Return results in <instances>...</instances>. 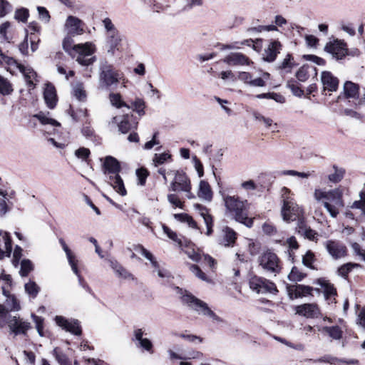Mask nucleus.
I'll list each match as a JSON object with an SVG mask.
<instances>
[{
  "label": "nucleus",
  "mask_w": 365,
  "mask_h": 365,
  "mask_svg": "<svg viewBox=\"0 0 365 365\" xmlns=\"http://www.w3.org/2000/svg\"><path fill=\"white\" fill-rule=\"evenodd\" d=\"M281 175H291V176H297L302 178H308L312 175V173L309 172H298L293 170H283L281 172Z\"/></svg>",
  "instance_id": "54"
},
{
  "label": "nucleus",
  "mask_w": 365,
  "mask_h": 365,
  "mask_svg": "<svg viewBox=\"0 0 365 365\" xmlns=\"http://www.w3.org/2000/svg\"><path fill=\"white\" fill-rule=\"evenodd\" d=\"M318 284L323 288V292L327 299L336 294V290L334 286L324 279H319Z\"/></svg>",
  "instance_id": "30"
},
{
  "label": "nucleus",
  "mask_w": 365,
  "mask_h": 365,
  "mask_svg": "<svg viewBox=\"0 0 365 365\" xmlns=\"http://www.w3.org/2000/svg\"><path fill=\"white\" fill-rule=\"evenodd\" d=\"M259 263L262 268L269 272L274 274L279 273L282 269L281 262L277 255L267 250L259 257Z\"/></svg>",
  "instance_id": "7"
},
{
  "label": "nucleus",
  "mask_w": 365,
  "mask_h": 365,
  "mask_svg": "<svg viewBox=\"0 0 365 365\" xmlns=\"http://www.w3.org/2000/svg\"><path fill=\"white\" fill-rule=\"evenodd\" d=\"M54 320L58 327L72 334L80 336L82 333L81 327L78 319H66L63 316H56Z\"/></svg>",
  "instance_id": "10"
},
{
  "label": "nucleus",
  "mask_w": 365,
  "mask_h": 365,
  "mask_svg": "<svg viewBox=\"0 0 365 365\" xmlns=\"http://www.w3.org/2000/svg\"><path fill=\"white\" fill-rule=\"evenodd\" d=\"M130 108L140 116L145 114V102L141 98H138L132 102Z\"/></svg>",
  "instance_id": "43"
},
{
  "label": "nucleus",
  "mask_w": 365,
  "mask_h": 365,
  "mask_svg": "<svg viewBox=\"0 0 365 365\" xmlns=\"http://www.w3.org/2000/svg\"><path fill=\"white\" fill-rule=\"evenodd\" d=\"M109 98L111 104L118 108H120L121 107H126L128 108H130V106H128L123 101H122L121 96L119 93H112L110 94Z\"/></svg>",
  "instance_id": "40"
},
{
  "label": "nucleus",
  "mask_w": 365,
  "mask_h": 365,
  "mask_svg": "<svg viewBox=\"0 0 365 365\" xmlns=\"http://www.w3.org/2000/svg\"><path fill=\"white\" fill-rule=\"evenodd\" d=\"M108 261L110 267L114 271L117 277L124 279H134L133 274L124 268L117 260L110 259Z\"/></svg>",
  "instance_id": "23"
},
{
  "label": "nucleus",
  "mask_w": 365,
  "mask_h": 365,
  "mask_svg": "<svg viewBox=\"0 0 365 365\" xmlns=\"http://www.w3.org/2000/svg\"><path fill=\"white\" fill-rule=\"evenodd\" d=\"M183 304H186L190 309L196 312L198 314L207 317L216 323H222V319L217 316L208 307L207 304L201 299L195 297L190 293H185L182 296Z\"/></svg>",
  "instance_id": "4"
},
{
  "label": "nucleus",
  "mask_w": 365,
  "mask_h": 365,
  "mask_svg": "<svg viewBox=\"0 0 365 365\" xmlns=\"http://www.w3.org/2000/svg\"><path fill=\"white\" fill-rule=\"evenodd\" d=\"M8 327L10 331L15 335L25 334L26 331L31 328L30 323L20 319L16 316H9L7 321Z\"/></svg>",
  "instance_id": "13"
},
{
  "label": "nucleus",
  "mask_w": 365,
  "mask_h": 365,
  "mask_svg": "<svg viewBox=\"0 0 365 365\" xmlns=\"http://www.w3.org/2000/svg\"><path fill=\"white\" fill-rule=\"evenodd\" d=\"M24 288L26 292L32 298H35L40 291L39 287L33 281H29L28 283L25 284Z\"/></svg>",
  "instance_id": "41"
},
{
  "label": "nucleus",
  "mask_w": 365,
  "mask_h": 365,
  "mask_svg": "<svg viewBox=\"0 0 365 365\" xmlns=\"http://www.w3.org/2000/svg\"><path fill=\"white\" fill-rule=\"evenodd\" d=\"M31 317L34 319V322L36 324V329L41 336H43V319L41 317L36 316L35 314H31Z\"/></svg>",
  "instance_id": "57"
},
{
  "label": "nucleus",
  "mask_w": 365,
  "mask_h": 365,
  "mask_svg": "<svg viewBox=\"0 0 365 365\" xmlns=\"http://www.w3.org/2000/svg\"><path fill=\"white\" fill-rule=\"evenodd\" d=\"M296 313L307 318H315L319 314V309L315 304H304L296 307Z\"/></svg>",
  "instance_id": "21"
},
{
  "label": "nucleus",
  "mask_w": 365,
  "mask_h": 365,
  "mask_svg": "<svg viewBox=\"0 0 365 365\" xmlns=\"http://www.w3.org/2000/svg\"><path fill=\"white\" fill-rule=\"evenodd\" d=\"M324 245L329 255L334 259L344 257L347 255L346 245L338 240H327Z\"/></svg>",
  "instance_id": "11"
},
{
  "label": "nucleus",
  "mask_w": 365,
  "mask_h": 365,
  "mask_svg": "<svg viewBox=\"0 0 365 365\" xmlns=\"http://www.w3.org/2000/svg\"><path fill=\"white\" fill-rule=\"evenodd\" d=\"M269 77V74L267 72L256 75L255 73L242 71L238 73L237 79L248 86L257 88L265 86Z\"/></svg>",
  "instance_id": "8"
},
{
  "label": "nucleus",
  "mask_w": 365,
  "mask_h": 365,
  "mask_svg": "<svg viewBox=\"0 0 365 365\" xmlns=\"http://www.w3.org/2000/svg\"><path fill=\"white\" fill-rule=\"evenodd\" d=\"M296 230L299 234L310 240H315L318 235L314 230L307 226L304 220H301L297 223Z\"/></svg>",
  "instance_id": "27"
},
{
  "label": "nucleus",
  "mask_w": 365,
  "mask_h": 365,
  "mask_svg": "<svg viewBox=\"0 0 365 365\" xmlns=\"http://www.w3.org/2000/svg\"><path fill=\"white\" fill-rule=\"evenodd\" d=\"M13 89L11 83L1 76H0V93L2 95H9L12 92Z\"/></svg>",
  "instance_id": "46"
},
{
  "label": "nucleus",
  "mask_w": 365,
  "mask_h": 365,
  "mask_svg": "<svg viewBox=\"0 0 365 365\" xmlns=\"http://www.w3.org/2000/svg\"><path fill=\"white\" fill-rule=\"evenodd\" d=\"M293 58L292 57L291 54H287L286 57L284 58V60L280 63L279 65V68L280 69H291L294 63L292 62Z\"/></svg>",
  "instance_id": "64"
},
{
  "label": "nucleus",
  "mask_w": 365,
  "mask_h": 365,
  "mask_svg": "<svg viewBox=\"0 0 365 365\" xmlns=\"http://www.w3.org/2000/svg\"><path fill=\"white\" fill-rule=\"evenodd\" d=\"M321 82L323 91L334 92L338 89L339 81L329 71H323L321 73Z\"/></svg>",
  "instance_id": "15"
},
{
  "label": "nucleus",
  "mask_w": 365,
  "mask_h": 365,
  "mask_svg": "<svg viewBox=\"0 0 365 365\" xmlns=\"http://www.w3.org/2000/svg\"><path fill=\"white\" fill-rule=\"evenodd\" d=\"M313 288L309 286L303 284H297L289 289V294L292 293L294 294L295 298L302 297L308 294H312Z\"/></svg>",
  "instance_id": "28"
},
{
  "label": "nucleus",
  "mask_w": 365,
  "mask_h": 365,
  "mask_svg": "<svg viewBox=\"0 0 365 365\" xmlns=\"http://www.w3.org/2000/svg\"><path fill=\"white\" fill-rule=\"evenodd\" d=\"M66 255L73 272L79 277V279L81 280V277L78 274V269L77 267V260H76L74 255L71 252V251L66 253Z\"/></svg>",
  "instance_id": "53"
},
{
  "label": "nucleus",
  "mask_w": 365,
  "mask_h": 365,
  "mask_svg": "<svg viewBox=\"0 0 365 365\" xmlns=\"http://www.w3.org/2000/svg\"><path fill=\"white\" fill-rule=\"evenodd\" d=\"M121 41L122 37L118 31L106 34V46L108 53L113 56L115 51L118 50Z\"/></svg>",
  "instance_id": "20"
},
{
  "label": "nucleus",
  "mask_w": 365,
  "mask_h": 365,
  "mask_svg": "<svg viewBox=\"0 0 365 365\" xmlns=\"http://www.w3.org/2000/svg\"><path fill=\"white\" fill-rule=\"evenodd\" d=\"M102 23L106 31V34L118 31L110 18H105Z\"/></svg>",
  "instance_id": "61"
},
{
  "label": "nucleus",
  "mask_w": 365,
  "mask_h": 365,
  "mask_svg": "<svg viewBox=\"0 0 365 365\" xmlns=\"http://www.w3.org/2000/svg\"><path fill=\"white\" fill-rule=\"evenodd\" d=\"M304 277L305 274L300 272L299 269L296 267H292L290 273L288 275L289 279L292 282H300Z\"/></svg>",
  "instance_id": "49"
},
{
  "label": "nucleus",
  "mask_w": 365,
  "mask_h": 365,
  "mask_svg": "<svg viewBox=\"0 0 365 365\" xmlns=\"http://www.w3.org/2000/svg\"><path fill=\"white\" fill-rule=\"evenodd\" d=\"M71 95L78 101H86L87 93L82 82H76L71 85Z\"/></svg>",
  "instance_id": "24"
},
{
  "label": "nucleus",
  "mask_w": 365,
  "mask_h": 365,
  "mask_svg": "<svg viewBox=\"0 0 365 365\" xmlns=\"http://www.w3.org/2000/svg\"><path fill=\"white\" fill-rule=\"evenodd\" d=\"M260 289L263 290L261 291L262 294L267 292L275 294L277 292L276 285L273 282L263 278H262V283H260Z\"/></svg>",
  "instance_id": "39"
},
{
  "label": "nucleus",
  "mask_w": 365,
  "mask_h": 365,
  "mask_svg": "<svg viewBox=\"0 0 365 365\" xmlns=\"http://www.w3.org/2000/svg\"><path fill=\"white\" fill-rule=\"evenodd\" d=\"M195 207L199 210L200 216L203 218L204 222L207 227V235L212 233L213 220L212 217L208 213L207 209L200 205L197 204Z\"/></svg>",
  "instance_id": "25"
},
{
  "label": "nucleus",
  "mask_w": 365,
  "mask_h": 365,
  "mask_svg": "<svg viewBox=\"0 0 365 365\" xmlns=\"http://www.w3.org/2000/svg\"><path fill=\"white\" fill-rule=\"evenodd\" d=\"M325 51L337 60L342 59L348 54L346 43L338 39L328 43L325 46Z\"/></svg>",
  "instance_id": "14"
},
{
  "label": "nucleus",
  "mask_w": 365,
  "mask_h": 365,
  "mask_svg": "<svg viewBox=\"0 0 365 365\" xmlns=\"http://www.w3.org/2000/svg\"><path fill=\"white\" fill-rule=\"evenodd\" d=\"M33 264L29 259H24L21 263L19 273L22 277H26L31 270H33Z\"/></svg>",
  "instance_id": "48"
},
{
  "label": "nucleus",
  "mask_w": 365,
  "mask_h": 365,
  "mask_svg": "<svg viewBox=\"0 0 365 365\" xmlns=\"http://www.w3.org/2000/svg\"><path fill=\"white\" fill-rule=\"evenodd\" d=\"M359 266V264H358L351 262L344 264L338 269V274L339 275L345 277L353 267H356Z\"/></svg>",
  "instance_id": "52"
},
{
  "label": "nucleus",
  "mask_w": 365,
  "mask_h": 365,
  "mask_svg": "<svg viewBox=\"0 0 365 365\" xmlns=\"http://www.w3.org/2000/svg\"><path fill=\"white\" fill-rule=\"evenodd\" d=\"M11 253V240L9 234L0 230V259Z\"/></svg>",
  "instance_id": "19"
},
{
  "label": "nucleus",
  "mask_w": 365,
  "mask_h": 365,
  "mask_svg": "<svg viewBox=\"0 0 365 365\" xmlns=\"http://www.w3.org/2000/svg\"><path fill=\"white\" fill-rule=\"evenodd\" d=\"M72 50L74 53L72 57L81 66H88L96 61V57L93 56L96 48L92 42L73 45Z\"/></svg>",
  "instance_id": "5"
},
{
  "label": "nucleus",
  "mask_w": 365,
  "mask_h": 365,
  "mask_svg": "<svg viewBox=\"0 0 365 365\" xmlns=\"http://www.w3.org/2000/svg\"><path fill=\"white\" fill-rule=\"evenodd\" d=\"M359 88L356 84L346 81L344 85V93L347 98H355L358 95Z\"/></svg>",
  "instance_id": "36"
},
{
  "label": "nucleus",
  "mask_w": 365,
  "mask_h": 365,
  "mask_svg": "<svg viewBox=\"0 0 365 365\" xmlns=\"http://www.w3.org/2000/svg\"><path fill=\"white\" fill-rule=\"evenodd\" d=\"M281 49L282 44L279 41L276 40L271 41L264 51L263 60L267 62H273Z\"/></svg>",
  "instance_id": "17"
},
{
  "label": "nucleus",
  "mask_w": 365,
  "mask_h": 365,
  "mask_svg": "<svg viewBox=\"0 0 365 365\" xmlns=\"http://www.w3.org/2000/svg\"><path fill=\"white\" fill-rule=\"evenodd\" d=\"M192 189L189 178L182 171H176L173 181L170 184V190L173 192L189 191Z\"/></svg>",
  "instance_id": "12"
},
{
  "label": "nucleus",
  "mask_w": 365,
  "mask_h": 365,
  "mask_svg": "<svg viewBox=\"0 0 365 365\" xmlns=\"http://www.w3.org/2000/svg\"><path fill=\"white\" fill-rule=\"evenodd\" d=\"M52 355L59 365H71L68 356L59 347H55L53 349Z\"/></svg>",
  "instance_id": "29"
},
{
  "label": "nucleus",
  "mask_w": 365,
  "mask_h": 365,
  "mask_svg": "<svg viewBox=\"0 0 365 365\" xmlns=\"http://www.w3.org/2000/svg\"><path fill=\"white\" fill-rule=\"evenodd\" d=\"M185 255L193 262H199L202 261V255L199 251L195 250L193 245H186L184 247H180Z\"/></svg>",
  "instance_id": "31"
},
{
  "label": "nucleus",
  "mask_w": 365,
  "mask_h": 365,
  "mask_svg": "<svg viewBox=\"0 0 365 365\" xmlns=\"http://www.w3.org/2000/svg\"><path fill=\"white\" fill-rule=\"evenodd\" d=\"M29 16V12L27 9L21 8L16 10L14 19L19 21L26 22Z\"/></svg>",
  "instance_id": "47"
},
{
  "label": "nucleus",
  "mask_w": 365,
  "mask_h": 365,
  "mask_svg": "<svg viewBox=\"0 0 365 365\" xmlns=\"http://www.w3.org/2000/svg\"><path fill=\"white\" fill-rule=\"evenodd\" d=\"M6 305L8 306V309H6L8 312L12 310L18 311L20 309V305L14 296H10L7 298Z\"/></svg>",
  "instance_id": "60"
},
{
  "label": "nucleus",
  "mask_w": 365,
  "mask_h": 365,
  "mask_svg": "<svg viewBox=\"0 0 365 365\" xmlns=\"http://www.w3.org/2000/svg\"><path fill=\"white\" fill-rule=\"evenodd\" d=\"M104 173L108 175L107 182L122 196L127 193L123 181L119 175V162L111 156H107L103 163Z\"/></svg>",
  "instance_id": "3"
},
{
  "label": "nucleus",
  "mask_w": 365,
  "mask_h": 365,
  "mask_svg": "<svg viewBox=\"0 0 365 365\" xmlns=\"http://www.w3.org/2000/svg\"><path fill=\"white\" fill-rule=\"evenodd\" d=\"M314 260V255L311 251H308L303 256L302 263L304 266H306L309 268H311V269H314V267L312 266Z\"/></svg>",
  "instance_id": "59"
},
{
  "label": "nucleus",
  "mask_w": 365,
  "mask_h": 365,
  "mask_svg": "<svg viewBox=\"0 0 365 365\" xmlns=\"http://www.w3.org/2000/svg\"><path fill=\"white\" fill-rule=\"evenodd\" d=\"M75 155L83 161H87V159L90 156L91 152L88 148L82 147L77 149L75 153Z\"/></svg>",
  "instance_id": "55"
},
{
  "label": "nucleus",
  "mask_w": 365,
  "mask_h": 365,
  "mask_svg": "<svg viewBox=\"0 0 365 365\" xmlns=\"http://www.w3.org/2000/svg\"><path fill=\"white\" fill-rule=\"evenodd\" d=\"M121 79L120 73L115 71L106 61L100 62L99 81L101 85L109 87L117 84Z\"/></svg>",
  "instance_id": "6"
},
{
  "label": "nucleus",
  "mask_w": 365,
  "mask_h": 365,
  "mask_svg": "<svg viewBox=\"0 0 365 365\" xmlns=\"http://www.w3.org/2000/svg\"><path fill=\"white\" fill-rule=\"evenodd\" d=\"M319 331L325 332L334 340L340 339L343 333L342 330L339 326L323 327L322 328L319 329Z\"/></svg>",
  "instance_id": "32"
},
{
  "label": "nucleus",
  "mask_w": 365,
  "mask_h": 365,
  "mask_svg": "<svg viewBox=\"0 0 365 365\" xmlns=\"http://www.w3.org/2000/svg\"><path fill=\"white\" fill-rule=\"evenodd\" d=\"M43 98L48 108L50 109L54 108L58 100L56 88L51 83L45 84Z\"/></svg>",
  "instance_id": "22"
},
{
  "label": "nucleus",
  "mask_w": 365,
  "mask_h": 365,
  "mask_svg": "<svg viewBox=\"0 0 365 365\" xmlns=\"http://www.w3.org/2000/svg\"><path fill=\"white\" fill-rule=\"evenodd\" d=\"M223 61L230 66L250 65L252 63L248 57L242 53H231L225 57Z\"/></svg>",
  "instance_id": "18"
},
{
  "label": "nucleus",
  "mask_w": 365,
  "mask_h": 365,
  "mask_svg": "<svg viewBox=\"0 0 365 365\" xmlns=\"http://www.w3.org/2000/svg\"><path fill=\"white\" fill-rule=\"evenodd\" d=\"M83 24L78 18L69 16L66 21L65 27L68 34L75 36L81 35L83 33Z\"/></svg>",
  "instance_id": "16"
},
{
  "label": "nucleus",
  "mask_w": 365,
  "mask_h": 365,
  "mask_svg": "<svg viewBox=\"0 0 365 365\" xmlns=\"http://www.w3.org/2000/svg\"><path fill=\"white\" fill-rule=\"evenodd\" d=\"M190 270L197 277L202 279V281H208V279L205 274L200 269V267L195 264H191L190 266Z\"/></svg>",
  "instance_id": "62"
},
{
  "label": "nucleus",
  "mask_w": 365,
  "mask_h": 365,
  "mask_svg": "<svg viewBox=\"0 0 365 365\" xmlns=\"http://www.w3.org/2000/svg\"><path fill=\"white\" fill-rule=\"evenodd\" d=\"M260 283L262 278L255 276L250 279V287L257 293H261L263 290L260 289Z\"/></svg>",
  "instance_id": "56"
},
{
  "label": "nucleus",
  "mask_w": 365,
  "mask_h": 365,
  "mask_svg": "<svg viewBox=\"0 0 365 365\" xmlns=\"http://www.w3.org/2000/svg\"><path fill=\"white\" fill-rule=\"evenodd\" d=\"M282 218L286 222L304 220L302 209L294 202L284 200L282 208Z\"/></svg>",
  "instance_id": "9"
},
{
  "label": "nucleus",
  "mask_w": 365,
  "mask_h": 365,
  "mask_svg": "<svg viewBox=\"0 0 365 365\" xmlns=\"http://www.w3.org/2000/svg\"><path fill=\"white\" fill-rule=\"evenodd\" d=\"M198 197L205 201L210 202L212 199V191L209 183L205 180H201L199 183L197 192Z\"/></svg>",
  "instance_id": "26"
},
{
  "label": "nucleus",
  "mask_w": 365,
  "mask_h": 365,
  "mask_svg": "<svg viewBox=\"0 0 365 365\" xmlns=\"http://www.w3.org/2000/svg\"><path fill=\"white\" fill-rule=\"evenodd\" d=\"M163 232L172 240L177 242L179 247H182V242L178 238L177 234L165 225H162Z\"/></svg>",
  "instance_id": "58"
},
{
  "label": "nucleus",
  "mask_w": 365,
  "mask_h": 365,
  "mask_svg": "<svg viewBox=\"0 0 365 365\" xmlns=\"http://www.w3.org/2000/svg\"><path fill=\"white\" fill-rule=\"evenodd\" d=\"M333 169L334 170V173L329 174L327 178L329 181L331 182H339L344 176V170L341 168H338L336 165L333 166Z\"/></svg>",
  "instance_id": "38"
},
{
  "label": "nucleus",
  "mask_w": 365,
  "mask_h": 365,
  "mask_svg": "<svg viewBox=\"0 0 365 365\" xmlns=\"http://www.w3.org/2000/svg\"><path fill=\"white\" fill-rule=\"evenodd\" d=\"M136 175L138 178V184L143 186L145 184L146 179L149 175V173L147 169L140 168L136 170Z\"/></svg>",
  "instance_id": "51"
},
{
  "label": "nucleus",
  "mask_w": 365,
  "mask_h": 365,
  "mask_svg": "<svg viewBox=\"0 0 365 365\" xmlns=\"http://www.w3.org/2000/svg\"><path fill=\"white\" fill-rule=\"evenodd\" d=\"M133 115H130L128 114L124 115L123 116V120L118 123V130L122 133H127L132 128H135L138 123H135L133 125L130 123V119Z\"/></svg>",
  "instance_id": "35"
},
{
  "label": "nucleus",
  "mask_w": 365,
  "mask_h": 365,
  "mask_svg": "<svg viewBox=\"0 0 365 365\" xmlns=\"http://www.w3.org/2000/svg\"><path fill=\"white\" fill-rule=\"evenodd\" d=\"M225 246H233L237 239L236 232L230 227H226L223 229Z\"/></svg>",
  "instance_id": "37"
},
{
  "label": "nucleus",
  "mask_w": 365,
  "mask_h": 365,
  "mask_svg": "<svg viewBox=\"0 0 365 365\" xmlns=\"http://www.w3.org/2000/svg\"><path fill=\"white\" fill-rule=\"evenodd\" d=\"M175 218L181 221L186 222L189 227L195 229H197V222L193 220V218L188 215L187 214H175Z\"/></svg>",
  "instance_id": "42"
},
{
  "label": "nucleus",
  "mask_w": 365,
  "mask_h": 365,
  "mask_svg": "<svg viewBox=\"0 0 365 365\" xmlns=\"http://www.w3.org/2000/svg\"><path fill=\"white\" fill-rule=\"evenodd\" d=\"M37 11L38 13V18L44 23H48L50 21V14L48 10L43 6H38Z\"/></svg>",
  "instance_id": "63"
},
{
  "label": "nucleus",
  "mask_w": 365,
  "mask_h": 365,
  "mask_svg": "<svg viewBox=\"0 0 365 365\" xmlns=\"http://www.w3.org/2000/svg\"><path fill=\"white\" fill-rule=\"evenodd\" d=\"M34 117L36 118L43 124H51L55 126L60 125V123L56 120L47 117L42 113L35 115Z\"/></svg>",
  "instance_id": "50"
},
{
  "label": "nucleus",
  "mask_w": 365,
  "mask_h": 365,
  "mask_svg": "<svg viewBox=\"0 0 365 365\" xmlns=\"http://www.w3.org/2000/svg\"><path fill=\"white\" fill-rule=\"evenodd\" d=\"M13 6L7 0H0V18H4L11 12Z\"/></svg>",
  "instance_id": "45"
},
{
  "label": "nucleus",
  "mask_w": 365,
  "mask_h": 365,
  "mask_svg": "<svg viewBox=\"0 0 365 365\" xmlns=\"http://www.w3.org/2000/svg\"><path fill=\"white\" fill-rule=\"evenodd\" d=\"M135 250L140 252L141 255L150 262L155 272L160 267L159 263L155 260L152 253L147 250L144 247L138 245L135 247Z\"/></svg>",
  "instance_id": "34"
},
{
  "label": "nucleus",
  "mask_w": 365,
  "mask_h": 365,
  "mask_svg": "<svg viewBox=\"0 0 365 365\" xmlns=\"http://www.w3.org/2000/svg\"><path fill=\"white\" fill-rule=\"evenodd\" d=\"M314 198L317 202L322 201L324 208L334 218L339 213V208L344 206L343 191L339 187L328 191L316 188L314 191Z\"/></svg>",
  "instance_id": "1"
},
{
  "label": "nucleus",
  "mask_w": 365,
  "mask_h": 365,
  "mask_svg": "<svg viewBox=\"0 0 365 365\" xmlns=\"http://www.w3.org/2000/svg\"><path fill=\"white\" fill-rule=\"evenodd\" d=\"M171 159V155L168 153H163L160 154L155 153L153 158V165L157 167L160 165H163L168 160Z\"/></svg>",
  "instance_id": "44"
},
{
  "label": "nucleus",
  "mask_w": 365,
  "mask_h": 365,
  "mask_svg": "<svg viewBox=\"0 0 365 365\" xmlns=\"http://www.w3.org/2000/svg\"><path fill=\"white\" fill-rule=\"evenodd\" d=\"M135 250L140 252L141 255L150 262L155 272L160 267L159 263L155 260L152 253L147 250L144 247L138 245L135 247Z\"/></svg>",
  "instance_id": "33"
},
{
  "label": "nucleus",
  "mask_w": 365,
  "mask_h": 365,
  "mask_svg": "<svg viewBox=\"0 0 365 365\" xmlns=\"http://www.w3.org/2000/svg\"><path fill=\"white\" fill-rule=\"evenodd\" d=\"M227 211L232 213L235 220L247 227L253 225V218L248 217L250 203L247 200H241L239 197L222 194Z\"/></svg>",
  "instance_id": "2"
}]
</instances>
